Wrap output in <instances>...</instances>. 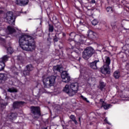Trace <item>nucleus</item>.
Instances as JSON below:
<instances>
[{"instance_id":"obj_28","label":"nucleus","mask_w":129,"mask_h":129,"mask_svg":"<svg viewBox=\"0 0 129 129\" xmlns=\"http://www.w3.org/2000/svg\"><path fill=\"white\" fill-rule=\"evenodd\" d=\"M49 32H53L54 31V27L52 26L49 25Z\"/></svg>"},{"instance_id":"obj_33","label":"nucleus","mask_w":129,"mask_h":129,"mask_svg":"<svg viewBox=\"0 0 129 129\" xmlns=\"http://www.w3.org/2000/svg\"><path fill=\"white\" fill-rule=\"evenodd\" d=\"M105 122H107L108 124H111L109 122L107 121V119H105Z\"/></svg>"},{"instance_id":"obj_11","label":"nucleus","mask_w":129,"mask_h":129,"mask_svg":"<svg viewBox=\"0 0 129 129\" xmlns=\"http://www.w3.org/2000/svg\"><path fill=\"white\" fill-rule=\"evenodd\" d=\"M87 36L89 38H90L91 39H95V38L97 37V34L91 30H90L88 32Z\"/></svg>"},{"instance_id":"obj_5","label":"nucleus","mask_w":129,"mask_h":129,"mask_svg":"<svg viewBox=\"0 0 129 129\" xmlns=\"http://www.w3.org/2000/svg\"><path fill=\"white\" fill-rule=\"evenodd\" d=\"M94 53V50L91 47H87L83 52V58L85 60L89 59Z\"/></svg>"},{"instance_id":"obj_18","label":"nucleus","mask_w":129,"mask_h":129,"mask_svg":"<svg viewBox=\"0 0 129 129\" xmlns=\"http://www.w3.org/2000/svg\"><path fill=\"white\" fill-rule=\"evenodd\" d=\"M7 75L4 74H0V83H2V80H6Z\"/></svg>"},{"instance_id":"obj_3","label":"nucleus","mask_w":129,"mask_h":129,"mask_svg":"<svg viewBox=\"0 0 129 129\" xmlns=\"http://www.w3.org/2000/svg\"><path fill=\"white\" fill-rule=\"evenodd\" d=\"M56 77L55 76H51L48 78H44L43 79V83L45 88H50L51 86H54Z\"/></svg>"},{"instance_id":"obj_27","label":"nucleus","mask_w":129,"mask_h":129,"mask_svg":"<svg viewBox=\"0 0 129 129\" xmlns=\"http://www.w3.org/2000/svg\"><path fill=\"white\" fill-rule=\"evenodd\" d=\"M106 11L107 13H112V8L111 7H107Z\"/></svg>"},{"instance_id":"obj_25","label":"nucleus","mask_w":129,"mask_h":129,"mask_svg":"<svg viewBox=\"0 0 129 129\" xmlns=\"http://www.w3.org/2000/svg\"><path fill=\"white\" fill-rule=\"evenodd\" d=\"M14 52V50L13 49V48L11 47H9L7 48V53L9 54H12Z\"/></svg>"},{"instance_id":"obj_38","label":"nucleus","mask_w":129,"mask_h":129,"mask_svg":"<svg viewBox=\"0 0 129 129\" xmlns=\"http://www.w3.org/2000/svg\"><path fill=\"white\" fill-rule=\"evenodd\" d=\"M80 25H82V21H80Z\"/></svg>"},{"instance_id":"obj_10","label":"nucleus","mask_w":129,"mask_h":129,"mask_svg":"<svg viewBox=\"0 0 129 129\" xmlns=\"http://www.w3.org/2000/svg\"><path fill=\"white\" fill-rule=\"evenodd\" d=\"M99 64H100V61H99V60L97 59L91 62L90 66L92 69L96 70L98 68V65H99Z\"/></svg>"},{"instance_id":"obj_39","label":"nucleus","mask_w":129,"mask_h":129,"mask_svg":"<svg viewBox=\"0 0 129 129\" xmlns=\"http://www.w3.org/2000/svg\"><path fill=\"white\" fill-rule=\"evenodd\" d=\"M2 13H3V11L0 10V14H2Z\"/></svg>"},{"instance_id":"obj_34","label":"nucleus","mask_w":129,"mask_h":129,"mask_svg":"<svg viewBox=\"0 0 129 129\" xmlns=\"http://www.w3.org/2000/svg\"><path fill=\"white\" fill-rule=\"evenodd\" d=\"M91 4H95V0H91Z\"/></svg>"},{"instance_id":"obj_14","label":"nucleus","mask_w":129,"mask_h":129,"mask_svg":"<svg viewBox=\"0 0 129 129\" xmlns=\"http://www.w3.org/2000/svg\"><path fill=\"white\" fill-rule=\"evenodd\" d=\"M25 103L24 102H15L13 103V108H19L20 106H22Z\"/></svg>"},{"instance_id":"obj_32","label":"nucleus","mask_w":129,"mask_h":129,"mask_svg":"<svg viewBox=\"0 0 129 129\" xmlns=\"http://www.w3.org/2000/svg\"><path fill=\"white\" fill-rule=\"evenodd\" d=\"M123 100H125L126 101H129V97H126L124 99H123Z\"/></svg>"},{"instance_id":"obj_19","label":"nucleus","mask_w":129,"mask_h":129,"mask_svg":"<svg viewBox=\"0 0 129 129\" xmlns=\"http://www.w3.org/2000/svg\"><path fill=\"white\" fill-rule=\"evenodd\" d=\"M28 3V0H26V2H23V0H16V3L17 5H19V6H23L24 4H27Z\"/></svg>"},{"instance_id":"obj_8","label":"nucleus","mask_w":129,"mask_h":129,"mask_svg":"<svg viewBox=\"0 0 129 129\" xmlns=\"http://www.w3.org/2000/svg\"><path fill=\"white\" fill-rule=\"evenodd\" d=\"M31 112H33L34 115H37V117H38L41 115V114L40 113V108L39 107L32 106L31 107Z\"/></svg>"},{"instance_id":"obj_1","label":"nucleus","mask_w":129,"mask_h":129,"mask_svg":"<svg viewBox=\"0 0 129 129\" xmlns=\"http://www.w3.org/2000/svg\"><path fill=\"white\" fill-rule=\"evenodd\" d=\"M19 45L25 51H33L36 48V43L30 36L22 35L19 37Z\"/></svg>"},{"instance_id":"obj_20","label":"nucleus","mask_w":129,"mask_h":129,"mask_svg":"<svg viewBox=\"0 0 129 129\" xmlns=\"http://www.w3.org/2000/svg\"><path fill=\"white\" fill-rule=\"evenodd\" d=\"M62 67L61 66H56L53 67V71H58V72H61V69Z\"/></svg>"},{"instance_id":"obj_29","label":"nucleus","mask_w":129,"mask_h":129,"mask_svg":"<svg viewBox=\"0 0 129 129\" xmlns=\"http://www.w3.org/2000/svg\"><path fill=\"white\" fill-rule=\"evenodd\" d=\"M22 3H27L23 4V6H25V5H28V3H29V0H27H27H22Z\"/></svg>"},{"instance_id":"obj_30","label":"nucleus","mask_w":129,"mask_h":129,"mask_svg":"<svg viewBox=\"0 0 129 129\" xmlns=\"http://www.w3.org/2000/svg\"><path fill=\"white\" fill-rule=\"evenodd\" d=\"M100 86L101 88H104V83H101L100 84Z\"/></svg>"},{"instance_id":"obj_7","label":"nucleus","mask_w":129,"mask_h":129,"mask_svg":"<svg viewBox=\"0 0 129 129\" xmlns=\"http://www.w3.org/2000/svg\"><path fill=\"white\" fill-rule=\"evenodd\" d=\"M12 12H9L7 13L6 20L9 24L11 23H14L15 22V19H14V16H13Z\"/></svg>"},{"instance_id":"obj_15","label":"nucleus","mask_w":129,"mask_h":129,"mask_svg":"<svg viewBox=\"0 0 129 129\" xmlns=\"http://www.w3.org/2000/svg\"><path fill=\"white\" fill-rule=\"evenodd\" d=\"M113 77L115 79H118L120 77V73L118 71H116L114 72Z\"/></svg>"},{"instance_id":"obj_21","label":"nucleus","mask_w":129,"mask_h":129,"mask_svg":"<svg viewBox=\"0 0 129 129\" xmlns=\"http://www.w3.org/2000/svg\"><path fill=\"white\" fill-rule=\"evenodd\" d=\"M8 30L10 33V34H12V33H15V32H16V30H15V29H14V28H13L11 26L8 27Z\"/></svg>"},{"instance_id":"obj_9","label":"nucleus","mask_w":129,"mask_h":129,"mask_svg":"<svg viewBox=\"0 0 129 129\" xmlns=\"http://www.w3.org/2000/svg\"><path fill=\"white\" fill-rule=\"evenodd\" d=\"M17 114L16 113H10L6 115L5 118L7 120H14V119H16L17 118Z\"/></svg>"},{"instance_id":"obj_23","label":"nucleus","mask_w":129,"mask_h":129,"mask_svg":"<svg viewBox=\"0 0 129 129\" xmlns=\"http://www.w3.org/2000/svg\"><path fill=\"white\" fill-rule=\"evenodd\" d=\"M8 92H18V90L15 88H11L8 89Z\"/></svg>"},{"instance_id":"obj_26","label":"nucleus","mask_w":129,"mask_h":129,"mask_svg":"<svg viewBox=\"0 0 129 129\" xmlns=\"http://www.w3.org/2000/svg\"><path fill=\"white\" fill-rule=\"evenodd\" d=\"M98 23V21H97V20L95 19H94L92 21V24L93 26H96V25H97Z\"/></svg>"},{"instance_id":"obj_2","label":"nucleus","mask_w":129,"mask_h":129,"mask_svg":"<svg viewBox=\"0 0 129 129\" xmlns=\"http://www.w3.org/2000/svg\"><path fill=\"white\" fill-rule=\"evenodd\" d=\"M79 88V84L78 83H72L70 86L66 85L63 88V91L67 93L69 96H73L77 93Z\"/></svg>"},{"instance_id":"obj_16","label":"nucleus","mask_w":129,"mask_h":129,"mask_svg":"<svg viewBox=\"0 0 129 129\" xmlns=\"http://www.w3.org/2000/svg\"><path fill=\"white\" fill-rule=\"evenodd\" d=\"M9 58H10L9 56L4 55L2 58H0V62H3L5 63V62H7V61L9 60Z\"/></svg>"},{"instance_id":"obj_13","label":"nucleus","mask_w":129,"mask_h":129,"mask_svg":"<svg viewBox=\"0 0 129 129\" xmlns=\"http://www.w3.org/2000/svg\"><path fill=\"white\" fill-rule=\"evenodd\" d=\"M100 104H101L102 107H103L104 109H108V108L111 106V105L106 104L102 99L100 100Z\"/></svg>"},{"instance_id":"obj_17","label":"nucleus","mask_w":129,"mask_h":129,"mask_svg":"<svg viewBox=\"0 0 129 129\" xmlns=\"http://www.w3.org/2000/svg\"><path fill=\"white\" fill-rule=\"evenodd\" d=\"M5 102V101L4 100H0V103H1V108H6V106L8 105V103H4Z\"/></svg>"},{"instance_id":"obj_24","label":"nucleus","mask_w":129,"mask_h":129,"mask_svg":"<svg viewBox=\"0 0 129 129\" xmlns=\"http://www.w3.org/2000/svg\"><path fill=\"white\" fill-rule=\"evenodd\" d=\"M5 66H6V65L5 64V62L0 61V71H2V70H4Z\"/></svg>"},{"instance_id":"obj_36","label":"nucleus","mask_w":129,"mask_h":129,"mask_svg":"<svg viewBox=\"0 0 129 129\" xmlns=\"http://www.w3.org/2000/svg\"><path fill=\"white\" fill-rule=\"evenodd\" d=\"M126 68H129V64H127L126 65Z\"/></svg>"},{"instance_id":"obj_4","label":"nucleus","mask_w":129,"mask_h":129,"mask_svg":"<svg viewBox=\"0 0 129 129\" xmlns=\"http://www.w3.org/2000/svg\"><path fill=\"white\" fill-rule=\"evenodd\" d=\"M105 63L103 67L101 70V72L103 74H109L110 71H109V65L110 64V58L109 57L106 56Z\"/></svg>"},{"instance_id":"obj_40","label":"nucleus","mask_w":129,"mask_h":129,"mask_svg":"<svg viewBox=\"0 0 129 129\" xmlns=\"http://www.w3.org/2000/svg\"><path fill=\"white\" fill-rule=\"evenodd\" d=\"M2 40H3V41H5V39H3Z\"/></svg>"},{"instance_id":"obj_6","label":"nucleus","mask_w":129,"mask_h":129,"mask_svg":"<svg viewBox=\"0 0 129 129\" xmlns=\"http://www.w3.org/2000/svg\"><path fill=\"white\" fill-rule=\"evenodd\" d=\"M61 80L64 83H69L71 81V78L66 71H63L61 74Z\"/></svg>"},{"instance_id":"obj_22","label":"nucleus","mask_w":129,"mask_h":129,"mask_svg":"<svg viewBox=\"0 0 129 129\" xmlns=\"http://www.w3.org/2000/svg\"><path fill=\"white\" fill-rule=\"evenodd\" d=\"M70 117V119H72L76 124H77V121L76 120V117H75V116H74V115H71Z\"/></svg>"},{"instance_id":"obj_35","label":"nucleus","mask_w":129,"mask_h":129,"mask_svg":"<svg viewBox=\"0 0 129 129\" xmlns=\"http://www.w3.org/2000/svg\"><path fill=\"white\" fill-rule=\"evenodd\" d=\"M54 42H58V38H54Z\"/></svg>"},{"instance_id":"obj_12","label":"nucleus","mask_w":129,"mask_h":129,"mask_svg":"<svg viewBox=\"0 0 129 129\" xmlns=\"http://www.w3.org/2000/svg\"><path fill=\"white\" fill-rule=\"evenodd\" d=\"M27 71H24L23 72L24 75H29L30 74V71L33 70V66L32 64H29L26 67Z\"/></svg>"},{"instance_id":"obj_31","label":"nucleus","mask_w":129,"mask_h":129,"mask_svg":"<svg viewBox=\"0 0 129 129\" xmlns=\"http://www.w3.org/2000/svg\"><path fill=\"white\" fill-rule=\"evenodd\" d=\"M81 97H82L83 98V99H84V100H86V101H87V102H89V101L87 100V98L84 97V96H81Z\"/></svg>"},{"instance_id":"obj_37","label":"nucleus","mask_w":129,"mask_h":129,"mask_svg":"<svg viewBox=\"0 0 129 129\" xmlns=\"http://www.w3.org/2000/svg\"><path fill=\"white\" fill-rule=\"evenodd\" d=\"M79 120L80 122H81V118L79 117Z\"/></svg>"}]
</instances>
